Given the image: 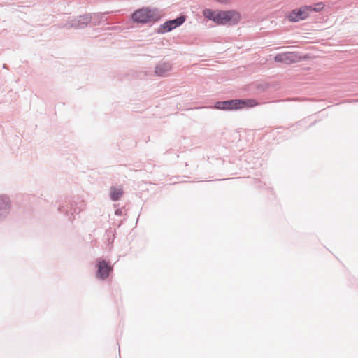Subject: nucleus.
Wrapping results in <instances>:
<instances>
[{"label": "nucleus", "instance_id": "9d476101", "mask_svg": "<svg viewBox=\"0 0 358 358\" xmlns=\"http://www.w3.org/2000/svg\"><path fill=\"white\" fill-rule=\"evenodd\" d=\"M172 70V64L170 62L162 60L155 67V75L158 77L166 76Z\"/></svg>", "mask_w": 358, "mask_h": 358}, {"label": "nucleus", "instance_id": "a211bd4d", "mask_svg": "<svg viewBox=\"0 0 358 358\" xmlns=\"http://www.w3.org/2000/svg\"><path fill=\"white\" fill-rule=\"evenodd\" d=\"M357 101H358V100Z\"/></svg>", "mask_w": 358, "mask_h": 358}, {"label": "nucleus", "instance_id": "9b49d317", "mask_svg": "<svg viewBox=\"0 0 358 358\" xmlns=\"http://www.w3.org/2000/svg\"><path fill=\"white\" fill-rule=\"evenodd\" d=\"M90 22V17L87 16H80L78 19L73 21L72 27L75 29H83Z\"/></svg>", "mask_w": 358, "mask_h": 358}, {"label": "nucleus", "instance_id": "39448f33", "mask_svg": "<svg viewBox=\"0 0 358 358\" xmlns=\"http://www.w3.org/2000/svg\"><path fill=\"white\" fill-rule=\"evenodd\" d=\"M56 203H58L57 209L59 213H64L65 215H68L69 212L73 215V213H79L83 210L85 206V203L83 201L80 202H71L70 210L69 209V206L66 204V202L59 203L58 201H56Z\"/></svg>", "mask_w": 358, "mask_h": 358}, {"label": "nucleus", "instance_id": "0eeeda50", "mask_svg": "<svg viewBox=\"0 0 358 358\" xmlns=\"http://www.w3.org/2000/svg\"><path fill=\"white\" fill-rule=\"evenodd\" d=\"M301 57L295 52H287L278 54L275 56L274 60L277 62L285 64L295 63L301 59Z\"/></svg>", "mask_w": 358, "mask_h": 358}, {"label": "nucleus", "instance_id": "f8f14e48", "mask_svg": "<svg viewBox=\"0 0 358 358\" xmlns=\"http://www.w3.org/2000/svg\"><path fill=\"white\" fill-rule=\"evenodd\" d=\"M123 194V192L121 189H117L112 187L110 190V199L113 201H117L120 199Z\"/></svg>", "mask_w": 358, "mask_h": 358}, {"label": "nucleus", "instance_id": "6e6552de", "mask_svg": "<svg viewBox=\"0 0 358 358\" xmlns=\"http://www.w3.org/2000/svg\"><path fill=\"white\" fill-rule=\"evenodd\" d=\"M185 20V17L184 16H180L175 20H169L164 22L163 24L160 25L158 28L159 33H165L176 29V27L180 26Z\"/></svg>", "mask_w": 358, "mask_h": 358}, {"label": "nucleus", "instance_id": "f03ea898", "mask_svg": "<svg viewBox=\"0 0 358 358\" xmlns=\"http://www.w3.org/2000/svg\"><path fill=\"white\" fill-rule=\"evenodd\" d=\"M162 17L160 11L155 8L143 7L135 10L132 21L138 24H151L157 22Z\"/></svg>", "mask_w": 358, "mask_h": 358}, {"label": "nucleus", "instance_id": "ddd939ff", "mask_svg": "<svg viewBox=\"0 0 358 358\" xmlns=\"http://www.w3.org/2000/svg\"><path fill=\"white\" fill-rule=\"evenodd\" d=\"M325 7V4L324 2H318V3H316L312 6H308V8H309L308 9V13L309 14L314 11V12H320L322 11V10H324Z\"/></svg>", "mask_w": 358, "mask_h": 358}, {"label": "nucleus", "instance_id": "f257e3e1", "mask_svg": "<svg viewBox=\"0 0 358 358\" xmlns=\"http://www.w3.org/2000/svg\"><path fill=\"white\" fill-rule=\"evenodd\" d=\"M203 16L209 20L213 21L218 25L234 26L239 23L241 20V13L236 10H203Z\"/></svg>", "mask_w": 358, "mask_h": 358}, {"label": "nucleus", "instance_id": "f3484780", "mask_svg": "<svg viewBox=\"0 0 358 358\" xmlns=\"http://www.w3.org/2000/svg\"><path fill=\"white\" fill-rule=\"evenodd\" d=\"M3 69H8V66H7V65H6V64H4L3 65Z\"/></svg>", "mask_w": 358, "mask_h": 358}, {"label": "nucleus", "instance_id": "2eb2a0df", "mask_svg": "<svg viewBox=\"0 0 358 358\" xmlns=\"http://www.w3.org/2000/svg\"><path fill=\"white\" fill-rule=\"evenodd\" d=\"M115 214L116 215H118V216L122 215V209H120V208H117V209H116V210H115Z\"/></svg>", "mask_w": 358, "mask_h": 358}, {"label": "nucleus", "instance_id": "20e7f679", "mask_svg": "<svg viewBox=\"0 0 358 358\" xmlns=\"http://www.w3.org/2000/svg\"><path fill=\"white\" fill-rule=\"evenodd\" d=\"M96 278L100 280H106L113 271V266L110 262L101 257L96 260Z\"/></svg>", "mask_w": 358, "mask_h": 358}, {"label": "nucleus", "instance_id": "4468645a", "mask_svg": "<svg viewBox=\"0 0 358 358\" xmlns=\"http://www.w3.org/2000/svg\"><path fill=\"white\" fill-rule=\"evenodd\" d=\"M215 1L220 3L227 4V3H229L231 0H215Z\"/></svg>", "mask_w": 358, "mask_h": 358}, {"label": "nucleus", "instance_id": "1a4fd4ad", "mask_svg": "<svg viewBox=\"0 0 358 358\" xmlns=\"http://www.w3.org/2000/svg\"><path fill=\"white\" fill-rule=\"evenodd\" d=\"M11 209V203L9 197L2 195L0 196V222L9 214Z\"/></svg>", "mask_w": 358, "mask_h": 358}, {"label": "nucleus", "instance_id": "dca6fc26", "mask_svg": "<svg viewBox=\"0 0 358 358\" xmlns=\"http://www.w3.org/2000/svg\"><path fill=\"white\" fill-rule=\"evenodd\" d=\"M110 234H112V231H109V232H108V234H107V236H108V240H109V239H110Z\"/></svg>", "mask_w": 358, "mask_h": 358}, {"label": "nucleus", "instance_id": "423d86ee", "mask_svg": "<svg viewBox=\"0 0 358 358\" xmlns=\"http://www.w3.org/2000/svg\"><path fill=\"white\" fill-rule=\"evenodd\" d=\"M308 6H303L301 8L294 9L286 15V17L290 22H298L305 20L309 17Z\"/></svg>", "mask_w": 358, "mask_h": 358}, {"label": "nucleus", "instance_id": "7ed1b4c3", "mask_svg": "<svg viewBox=\"0 0 358 358\" xmlns=\"http://www.w3.org/2000/svg\"><path fill=\"white\" fill-rule=\"evenodd\" d=\"M257 104L255 99H229L215 103L213 108L220 110H237L245 108L255 106Z\"/></svg>", "mask_w": 358, "mask_h": 358}]
</instances>
